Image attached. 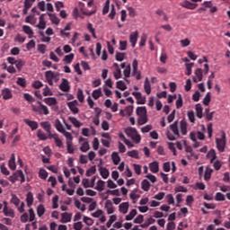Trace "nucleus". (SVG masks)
I'll return each instance as SVG.
<instances>
[{
    "mask_svg": "<svg viewBox=\"0 0 230 230\" xmlns=\"http://www.w3.org/2000/svg\"><path fill=\"white\" fill-rule=\"evenodd\" d=\"M137 39H139V32L137 31L130 33L129 42L131 43L132 48H136V44H137Z\"/></svg>",
    "mask_w": 230,
    "mask_h": 230,
    "instance_id": "nucleus-11",
    "label": "nucleus"
},
{
    "mask_svg": "<svg viewBox=\"0 0 230 230\" xmlns=\"http://www.w3.org/2000/svg\"><path fill=\"white\" fill-rule=\"evenodd\" d=\"M183 105L182 95L179 94L176 101V109H181Z\"/></svg>",
    "mask_w": 230,
    "mask_h": 230,
    "instance_id": "nucleus-64",
    "label": "nucleus"
},
{
    "mask_svg": "<svg viewBox=\"0 0 230 230\" xmlns=\"http://www.w3.org/2000/svg\"><path fill=\"white\" fill-rule=\"evenodd\" d=\"M195 76L192 78L193 82L197 84L198 82H202L203 75L202 68H197L194 73Z\"/></svg>",
    "mask_w": 230,
    "mask_h": 230,
    "instance_id": "nucleus-15",
    "label": "nucleus"
},
{
    "mask_svg": "<svg viewBox=\"0 0 230 230\" xmlns=\"http://www.w3.org/2000/svg\"><path fill=\"white\" fill-rule=\"evenodd\" d=\"M211 157L210 163H214L215 159H217V152L215 149H211L208 154H207V158L209 159Z\"/></svg>",
    "mask_w": 230,
    "mask_h": 230,
    "instance_id": "nucleus-37",
    "label": "nucleus"
},
{
    "mask_svg": "<svg viewBox=\"0 0 230 230\" xmlns=\"http://www.w3.org/2000/svg\"><path fill=\"white\" fill-rule=\"evenodd\" d=\"M49 139H54L56 146H58V148H64V143L62 142L60 137H58V134L49 135Z\"/></svg>",
    "mask_w": 230,
    "mask_h": 230,
    "instance_id": "nucleus-12",
    "label": "nucleus"
},
{
    "mask_svg": "<svg viewBox=\"0 0 230 230\" xmlns=\"http://www.w3.org/2000/svg\"><path fill=\"white\" fill-rule=\"evenodd\" d=\"M17 85H20V87H26L27 83H26V79L22 78V77H18L17 81H16Z\"/></svg>",
    "mask_w": 230,
    "mask_h": 230,
    "instance_id": "nucleus-53",
    "label": "nucleus"
},
{
    "mask_svg": "<svg viewBox=\"0 0 230 230\" xmlns=\"http://www.w3.org/2000/svg\"><path fill=\"white\" fill-rule=\"evenodd\" d=\"M147 121L148 118H146V115L138 116V125H145Z\"/></svg>",
    "mask_w": 230,
    "mask_h": 230,
    "instance_id": "nucleus-59",
    "label": "nucleus"
},
{
    "mask_svg": "<svg viewBox=\"0 0 230 230\" xmlns=\"http://www.w3.org/2000/svg\"><path fill=\"white\" fill-rule=\"evenodd\" d=\"M55 128L58 130V132H60L65 136L66 139V150L68 154H75V147H73V135L70 132L66 131L64 129V126L62 125V122L60 119H56L55 121Z\"/></svg>",
    "mask_w": 230,
    "mask_h": 230,
    "instance_id": "nucleus-1",
    "label": "nucleus"
},
{
    "mask_svg": "<svg viewBox=\"0 0 230 230\" xmlns=\"http://www.w3.org/2000/svg\"><path fill=\"white\" fill-rule=\"evenodd\" d=\"M75 58V54L71 53L69 55L65 56L63 61L66 62V64H71Z\"/></svg>",
    "mask_w": 230,
    "mask_h": 230,
    "instance_id": "nucleus-47",
    "label": "nucleus"
},
{
    "mask_svg": "<svg viewBox=\"0 0 230 230\" xmlns=\"http://www.w3.org/2000/svg\"><path fill=\"white\" fill-rule=\"evenodd\" d=\"M43 102L49 105V107H53V105H57V98L55 97H48L43 100Z\"/></svg>",
    "mask_w": 230,
    "mask_h": 230,
    "instance_id": "nucleus-24",
    "label": "nucleus"
},
{
    "mask_svg": "<svg viewBox=\"0 0 230 230\" xmlns=\"http://www.w3.org/2000/svg\"><path fill=\"white\" fill-rule=\"evenodd\" d=\"M196 116L197 118H199V119H202V118L204 117V113L203 111L204 109L202 108V105L200 103L196 104Z\"/></svg>",
    "mask_w": 230,
    "mask_h": 230,
    "instance_id": "nucleus-22",
    "label": "nucleus"
},
{
    "mask_svg": "<svg viewBox=\"0 0 230 230\" xmlns=\"http://www.w3.org/2000/svg\"><path fill=\"white\" fill-rule=\"evenodd\" d=\"M166 137L169 141H175V139L181 137V133L179 132V121H174L167 128Z\"/></svg>",
    "mask_w": 230,
    "mask_h": 230,
    "instance_id": "nucleus-2",
    "label": "nucleus"
},
{
    "mask_svg": "<svg viewBox=\"0 0 230 230\" xmlns=\"http://www.w3.org/2000/svg\"><path fill=\"white\" fill-rule=\"evenodd\" d=\"M79 8L81 10V12L84 13V15H93V13H96V11H93V12H85L84 11V8H85V4L79 2Z\"/></svg>",
    "mask_w": 230,
    "mask_h": 230,
    "instance_id": "nucleus-34",
    "label": "nucleus"
},
{
    "mask_svg": "<svg viewBox=\"0 0 230 230\" xmlns=\"http://www.w3.org/2000/svg\"><path fill=\"white\" fill-rule=\"evenodd\" d=\"M13 175L14 176L16 181H19V179H21L20 181L22 184V182H26V178L24 177V172H22V170H17L16 172H14L13 173Z\"/></svg>",
    "mask_w": 230,
    "mask_h": 230,
    "instance_id": "nucleus-17",
    "label": "nucleus"
},
{
    "mask_svg": "<svg viewBox=\"0 0 230 230\" xmlns=\"http://www.w3.org/2000/svg\"><path fill=\"white\" fill-rule=\"evenodd\" d=\"M39 177L40 179L46 181L48 179V171H46L45 169H40L39 172Z\"/></svg>",
    "mask_w": 230,
    "mask_h": 230,
    "instance_id": "nucleus-45",
    "label": "nucleus"
},
{
    "mask_svg": "<svg viewBox=\"0 0 230 230\" xmlns=\"http://www.w3.org/2000/svg\"><path fill=\"white\" fill-rule=\"evenodd\" d=\"M187 116L190 123H195V112L193 111H188Z\"/></svg>",
    "mask_w": 230,
    "mask_h": 230,
    "instance_id": "nucleus-63",
    "label": "nucleus"
},
{
    "mask_svg": "<svg viewBox=\"0 0 230 230\" xmlns=\"http://www.w3.org/2000/svg\"><path fill=\"white\" fill-rule=\"evenodd\" d=\"M18 71H21L24 67V61L22 59L16 60L14 63Z\"/></svg>",
    "mask_w": 230,
    "mask_h": 230,
    "instance_id": "nucleus-60",
    "label": "nucleus"
},
{
    "mask_svg": "<svg viewBox=\"0 0 230 230\" xmlns=\"http://www.w3.org/2000/svg\"><path fill=\"white\" fill-rule=\"evenodd\" d=\"M40 125L41 128H43L45 132H47L49 134V137L50 135H53L51 133V123H49V121L40 122Z\"/></svg>",
    "mask_w": 230,
    "mask_h": 230,
    "instance_id": "nucleus-18",
    "label": "nucleus"
},
{
    "mask_svg": "<svg viewBox=\"0 0 230 230\" xmlns=\"http://www.w3.org/2000/svg\"><path fill=\"white\" fill-rule=\"evenodd\" d=\"M4 215L5 217H11V218H14L15 213H13V209L8 208V203H6V201H4Z\"/></svg>",
    "mask_w": 230,
    "mask_h": 230,
    "instance_id": "nucleus-13",
    "label": "nucleus"
},
{
    "mask_svg": "<svg viewBox=\"0 0 230 230\" xmlns=\"http://www.w3.org/2000/svg\"><path fill=\"white\" fill-rule=\"evenodd\" d=\"M128 202H123L119 206V211L123 213V215H127L128 213Z\"/></svg>",
    "mask_w": 230,
    "mask_h": 230,
    "instance_id": "nucleus-25",
    "label": "nucleus"
},
{
    "mask_svg": "<svg viewBox=\"0 0 230 230\" xmlns=\"http://www.w3.org/2000/svg\"><path fill=\"white\" fill-rule=\"evenodd\" d=\"M2 96L4 100H12V90H10L9 88H4V90H2Z\"/></svg>",
    "mask_w": 230,
    "mask_h": 230,
    "instance_id": "nucleus-21",
    "label": "nucleus"
},
{
    "mask_svg": "<svg viewBox=\"0 0 230 230\" xmlns=\"http://www.w3.org/2000/svg\"><path fill=\"white\" fill-rule=\"evenodd\" d=\"M130 71H131V68H130V65H128L124 71H123V75H124V80L125 82H127L128 84H129L128 80L127 78H130Z\"/></svg>",
    "mask_w": 230,
    "mask_h": 230,
    "instance_id": "nucleus-32",
    "label": "nucleus"
},
{
    "mask_svg": "<svg viewBox=\"0 0 230 230\" xmlns=\"http://www.w3.org/2000/svg\"><path fill=\"white\" fill-rule=\"evenodd\" d=\"M23 123L27 124L31 130H37L39 128V123L35 120H30L29 119H24Z\"/></svg>",
    "mask_w": 230,
    "mask_h": 230,
    "instance_id": "nucleus-16",
    "label": "nucleus"
},
{
    "mask_svg": "<svg viewBox=\"0 0 230 230\" xmlns=\"http://www.w3.org/2000/svg\"><path fill=\"white\" fill-rule=\"evenodd\" d=\"M37 103L39 106H31L33 112H38V114H44V116H48V114H49V109H48V106L42 104V102L40 101H38Z\"/></svg>",
    "mask_w": 230,
    "mask_h": 230,
    "instance_id": "nucleus-4",
    "label": "nucleus"
},
{
    "mask_svg": "<svg viewBox=\"0 0 230 230\" xmlns=\"http://www.w3.org/2000/svg\"><path fill=\"white\" fill-rule=\"evenodd\" d=\"M149 169L152 172V173H157V172H159V163L157 162H152L149 164Z\"/></svg>",
    "mask_w": 230,
    "mask_h": 230,
    "instance_id": "nucleus-28",
    "label": "nucleus"
},
{
    "mask_svg": "<svg viewBox=\"0 0 230 230\" xmlns=\"http://www.w3.org/2000/svg\"><path fill=\"white\" fill-rule=\"evenodd\" d=\"M193 66H195V63H186L185 64V67H186L185 75H187L188 76H190L191 69H192Z\"/></svg>",
    "mask_w": 230,
    "mask_h": 230,
    "instance_id": "nucleus-42",
    "label": "nucleus"
},
{
    "mask_svg": "<svg viewBox=\"0 0 230 230\" xmlns=\"http://www.w3.org/2000/svg\"><path fill=\"white\" fill-rule=\"evenodd\" d=\"M68 109L73 112V114H78L80 112V110L78 109V101L75 100L73 102H69L66 103Z\"/></svg>",
    "mask_w": 230,
    "mask_h": 230,
    "instance_id": "nucleus-8",
    "label": "nucleus"
},
{
    "mask_svg": "<svg viewBox=\"0 0 230 230\" xmlns=\"http://www.w3.org/2000/svg\"><path fill=\"white\" fill-rule=\"evenodd\" d=\"M96 173V165L92 166L90 169L86 171V177H91V175H94Z\"/></svg>",
    "mask_w": 230,
    "mask_h": 230,
    "instance_id": "nucleus-58",
    "label": "nucleus"
},
{
    "mask_svg": "<svg viewBox=\"0 0 230 230\" xmlns=\"http://www.w3.org/2000/svg\"><path fill=\"white\" fill-rule=\"evenodd\" d=\"M26 203L28 208H31L33 206V193L28 192L26 195Z\"/></svg>",
    "mask_w": 230,
    "mask_h": 230,
    "instance_id": "nucleus-31",
    "label": "nucleus"
},
{
    "mask_svg": "<svg viewBox=\"0 0 230 230\" xmlns=\"http://www.w3.org/2000/svg\"><path fill=\"white\" fill-rule=\"evenodd\" d=\"M37 213H38V217H42V215H44V213H46V208H44V205H39L37 208Z\"/></svg>",
    "mask_w": 230,
    "mask_h": 230,
    "instance_id": "nucleus-50",
    "label": "nucleus"
},
{
    "mask_svg": "<svg viewBox=\"0 0 230 230\" xmlns=\"http://www.w3.org/2000/svg\"><path fill=\"white\" fill-rule=\"evenodd\" d=\"M137 115L138 116H146V107H137L136 110Z\"/></svg>",
    "mask_w": 230,
    "mask_h": 230,
    "instance_id": "nucleus-40",
    "label": "nucleus"
},
{
    "mask_svg": "<svg viewBox=\"0 0 230 230\" xmlns=\"http://www.w3.org/2000/svg\"><path fill=\"white\" fill-rule=\"evenodd\" d=\"M83 222H84V224H86V226H93V224H94V220H93V218L84 216L83 218Z\"/></svg>",
    "mask_w": 230,
    "mask_h": 230,
    "instance_id": "nucleus-57",
    "label": "nucleus"
},
{
    "mask_svg": "<svg viewBox=\"0 0 230 230\" xmlns=\"http://www.w3.org/2000/svg\"><path fill=\"white\" fill-rule=\"evenodd\" d=\"M68 121H70V123H72V125L76 128H80L82 127V122L75 117H68Z\"/></svg>",
    "mask_w": 230,
    "mask_h": 230,
    "instance_id": "nucleus-27",
    "label": "nucleus"
},
{
    "mask_svg": "<svg viewBox=\"0 0 230 230\" xmlns=\"http://www.w3.org/2000/svg\"><path fill=\"white\" fill-rule=\"evenodd\" d=\"M75 208H77V209H80V211H85V205L82 204V202H80V200H75Z\"/></svg>",
    "mask_w": 230,
    "mask_h": 230,
    "instance_id": "nucleus-54",
    "label": "nucleus"
},
{
    "mask_svg": "<svg viewBox=\"0 0 230 230\" xmlns=\"http://www.w3.org/2000/svg\"><path fill=\"white\" fill-rule=\"evenodd\" d=\"M226 143H227V140L226 138V132L222 131L221 137L216 138V145H217V150L219 152H225Z\"/></svg>",
    "mask_w": 230,
    "mask_h": 230,
    "instance_id": "nucleus-5",
    "label": "nucleus"
},
{
    "mask_svg": "<svg viewBox=\"0 0 230 230\" xmlns=\"http://www.w3.org/2000/svg\"><path fill=\"white\" fill-rule=\"evenodd\" d=\"M22 31L28 35L29 39H33V29L30 27L29 25H23L22 26Z\"/></svg>",
    "mask_w": 230,
    "mask_h": 230,
    "instance_id": "nucleus-23",
    "label": "nucleus"
},
{
    "mask_svg": "<svg viewBox=\"0 0 230 230\" xmlns=\"http://www.w3.org/2000/svg\"><path fill=\"white\" fill-rule=\"evenodd\" d=\"M111 160L113 161V164L118 165L119 164V161H121V157L117 152H113L111 154Z\"/></svg>",
    "mask_w": 230,
    "mask_h": 230,
    "instance_id": "nucleus-33",
    "label": "nucleus"
},
{
    "mask_svg": "<svg viewBox=\"0 0 230 230\" xmlns=\"http://www.w3.org/2000/svg\"><path fill=\"white\" fill-rule=\"evenodd\" d=\"M132 95L135 96L137 105H145V103H146V98L143 97L141 93L133 92Z\"/></svg>",
    "mask_w": 230,
    "mask_h": 230,
    "instance_id": "nucleus-7",
    "label": "nucleus"
},
{
    "mask_svg": "<svg viewBox=\"0 0 230 230\" xmlns=\"http://www.w3.org/2000/svg\"><path fill=\"white\" fill-rule=\"evenodd\" d=\"M130 137L135 143H141V135L137 131Z\"/></svg>",
    "mask_w": 230,
    "mask_h": 230,
    "instance_id": "nucleus-61",
    "label": "nucleus"
},
{
    "mask_svg": "<svg viewBox=\"0 0 230 230\" xmlns=\"http://www.w3.org/2000/svg\"><path fill=\"white\" fill-rule=\"evenodd\" d=\"M144 89L146 94H150V93H152V86L150 85V81L148 80V77H146L145 80Z\"/></svg>",
    "mask_w": 230,
    "mask_h": 230,
    "instance_id": "nucleus-30",
    "label": "nucleus"
},
{
    "mask_svg": "<svg viewBox=\"0 0 230 230\" xmlns=\"http://www.w3.org/2000/svg\"><path fill=\"white\" fill-rule=\"evenodd\" d=\"M49 17L53 24H60V19H58L56 14L49 13Z\"/></svg>",
    "mask_w": 230,
    "mask_h": 230,
    "instance_id": "nucleus-39",
    "label": "nucleus"
},
{
    "mask_svg": "<svg viewBox=\"0 0 230 230\" xmlns=\"http://www.w3.org/2000/svg\"><path fill=\"white\" fill-rule=\"evenodd\" d=\"M87 30L92 33L93 39H97L96 37V30L93 27V23H88L87 24Z\"/></svg>",
    "mask_w": 230,
    "mask_h": 230,
    "instance_id": "nucleus-52",
    "label": "nucleus"
},
{
    "mask_svg": "<svg viewBox=\"0 0 230 230\" xmlns=\"http://www.w3.org/2000/svg\"><path fill=\"white\" fill-rule=\"evenodd\" d=\"M91 149V146H89V142L88 141H84L81 146H80V150L81 152H89V150Z\"/></svg>",
    "mask_w": 230,
    "mask_h": 230,
    "instance_id": "nucleus-38",
    "label": "nucleus"
},
{
    "mask_svg": "<svg viewBox=\"0 0 230 230\" xmlns=\"http://www.w3.org/2000/svg\"><path fill=\"white\" fill-rule=\"evenodd\" d=\"M137 215V210L136 208H133L128 215L126 216V220H133L134 217Z\"/></svg>",
    "mask_w": 230,
    "mask_h": 230,
    "instance_id": "nucleus-49",
    "label": "nucleus"
},
{
    "mask_svg": "<svg viewBox=\"0 0 230 230\" xmlns=\"http://www.w3.org/2000/svg\"><path fill=\"white\" fill-rule=\"evenodd\" d=\"M115 59L118 62H123V60H125V53L123 52H117L115 55Z\"/></svg>",
    "mask_w": 230,
    "mask_h": 230,
    "instance_id": "nucleus-51",
    "label": "nucleus"
},
{
    "mask_svg": "<svg viewBox=\"0 0 230 230\" xmlns=\"http://www.w3.org/2000/svg\"><path fill=\"white\" fill-rule=\"evenodd\" d=\"M137 132V129H136L135 128L129 127L126 128V134L128 137H131Z\"/></svg>",
    "mask_w": 230,
    "mask_h": 230,
    "instance_id": "nucleus-44",
    "label": "nucleus"
},
{
    "mask_svg": "<svg viewBox=\"0 0 230 230\" xmlns=\"http://www.w3.org/2000/svg\"><path fill=\"white\" fill-rule=\"evenodd\" d=\"M132 67H133V72H132L133 76H136L137 80H141V71H139L138 69L137 59L133 60Z\"/></svg>",
    "mask_w": 230,
    "mask_h": 230,
    "instance_id": "nucleus-6",
    "label": "nucleus"
},
{
    "mask_svg": "<svg viewBox=\"0 0 230 230\" xmlns=\"http://www.w3.org/2000/svg\"><path fill=\"white\" fill-rule=\"evenodd\" d=\"M8 166L10 168V170H15V168H17V165L15 164V154H12L10 160L8 162Z\"/></svg>",
    "mask_w": 230,
    "mask_h": 230,
    "instance_id": "nucleus-26",
    "label": "nucleus"
},
{
    "mask_svg": "<svg viewBox=\"0 0 230 230\" xmlns=\"http://www.w3.org/2000/svg\"><path fill=\"white\" fill-rule=\"evenodd\" d=\"M141 188L144 191H149L150 182L147 180H143L141 182Z\"/></svg>",
    "mask_w": 230,
    "mask_h": 230,
    "instance_id": "nucleus-41",
    "label": "nucleus"
},
{
    "mask_svg": "<svg viewBox=\"0 0 230 230\" xmlns=\"http://www.w3.org/2000/svg\"><path fill=\"white\" fill-rule=\"evenodd\" d=\"M92 96H93V100H98L102 96V88L93 90Z\"/></svg>",
    "mask_w": 230,
    "mask_h": 230,
    "instance_id": "nucleus-46",
    "label": "nucleus"
},
{
    "mask_svg": "<svg viewBox=\"0 0 230 230\" xmlns=\"http://www.w3.org/2000/svg\"><path fill=\"white\" fill-rule=\"evenodd\" d=\"M104 208L107 210L108 215H112V213H114V206H112V201H111V199L106 200Z\"/></svg>",
    "mask_w": 230,
    "mask_h": 230,
    "instance_id": "nucleus-20",
    "label": "nucleus"
},
{
    "mask_svg": "<svg viewBox=\"0 0 230 230\" xmlns=\"http://www.w3.org/2000/svg\"><path fill=\"white\" fill-rule=\"evenodd\" d=\"M210 102H211V93H208L203 99V105H206V107H208Z\"/></svg>",
    "mask_w": 230,
    "mask_h": 230,
    "instance_id": "nucleus-56",
    "label": "nucleus"
},
{
    "mask_svg": "<svg viewBox=\"0 0 230 230\" xmlns=\"http://www.w3.org/2000/svg\"><path fill=\"white\" fill-rule=\"evenodd\" d=\"M11 203L14 204L17 207H19V204H21V199L15 194L12 195Z\"/></svg>",
    "mask_w": 230,
    "mask_h": 230,
    "instance_id": "nucleus-55",
    "label": "nucleus"
},
{
    "mask_svg": "<svg viewBox=\"0 0 230 230\" xmlns=\"http://www.w3.org/2000/svg\"><path fill=\"white\" fill-rule=\"evenodd\" d=\"M37 137H39V139H40V141H46V139H48V137L46 136V134L44 132H42L41 129H38Z\"/></svg>",
    "mask_w": 230,
    "mask_h": 230,
    "instance_id": "nucleus-48",
    "label": "nucleus"
},
{
    "mask_svg": "<svg viewBox=\"0 0 230 230\" xmlns=\"http://www.w3.org/2000/svg\"><path fill=\"white\" fill-rule=\"evenodd\" d=\"M59 76L60 74H58V72H53L51 70L45 72V77L49 85H53V82H58L60 79Z\"/></svg>",
    "mask_w": 230,
    "mask_h": 230,
    "instance_id": "nucleus-3",
    "label": "nucleus"
},
{
    "mask_svg": "<svg viewBox=\"0 0 230 230\" xmlns=\"http://www.w3.org/2000/svg\"><path fill=\"white\" fill-rule=\"evenodd\" d=\"M61 222L62 224H67V222H71V217H73V215L66 212V213H63L61 214Z\"/></svg>",
    "mask_w": 230,
    "mask_h": 230,
    "instance_id": "nucleus-29",
    "label": "nucleus"
},
{
    "mask_svg": "<svg viewBox=\"0 0 230 230\" xmlns=\"http://www.w3.org/2000/svg\"><path fill=\"white\" fill-rule=\"evenodd\" d=\"M59 89L60 91H63V93H69V91H71L69 81H67L66 78H63L62 83L59 84Z\"/></svg>",
    "mask_w": 230,
    "mask_h": 230,
    "instance_id": "nucleus-9",
    "label": "nucleus"
},
{
    "mask_svg": "<svg viewBox=\"0 0 230 230\" xmlns=\"http://www.w3.org/2000/svg\"><path fill=\"white\" fill-rule=\"evenodd\" d=\"M180 132L182 136H186V134H188V122H186L185 119H182L180 122Z\"/></svg>",
    "mask_w": 230,
    "mask_h": 230,
    "instance_id": "nucleus-19",
    "label": "nucleus"
},
{
    "mask_svg": "<svg viewBox=\"0 0 230 230\" xmlns=\"http://www.w3.org/2000/svg\"><path fill=\"white\" fill-rule=\"evenodd\" d=\"M100 175L102 177V179H108L109 178V169L105 167H100L99 169Z\"/></svg>",
    "mask_w": 230,
    "mask_h": 230,
    "instance_id": "nucleus-35",
    "label": "nucleus"
},
{
    "mask_svg": "<svg viewBox=\"0 0 230 230\" xmlns=\"http://www.w3.org/2000/svg\"><path fill=\"white\" fill-rule=\"evenodd\" d=\"M181 6H182V8H186L187 10H195V8L199 6V4H193L188 0H185L181 2Z\"/></svg>",
    "mask_w": 230,
    "mask_h": 230,
    "instance_id": "nucleus-14",
    "label": "nucleus"
},
{
    "mask_svg": "<svg viewBox=\"0 0 230 230\" xmlns=\"http://www.w3.org/2000/svg\"><path fill=\"white\" fill-rule=\"evenodd\" d=\"M117 89H119L120 91H125L127 89V84H125V82L123 81H118Z\"/></svg>",
    "mask_w": 230,
    "mask_h": 230,
    "instance_id": "nucleus-62",
    "label": "nucleus"
},
{
    "mask_svg": "<svg viewBox=\"0 0 230 230\" xmlns=\"http://www.w3.org/2000/svg\"><path fill=\"white\" fill-rule=\"evenodd\" d=\"M35 1L36 0H24L22 10L23 15H28V10L33 6V3H35Z\"/></svg>",
    "mask_w": 230,
    "mask_h": 230,
    "instance_id": "nucleus-10",
    "label": "nucleus"
},
{
    "mask_svg": "<svg viewBox=\"0 0 230 230\" xmlns=\"http://www.w3.org/2000/svg\"><path fill=\"white\" fill-rule=\"evenodd\" d=\"M128 155L133 159H139V152L137 150L128 151Z\"/></svg>",
    "mask_w": 230,
    "mask_h": 230,
    "instance_id": "nucleus-43",
    "label": "nucleus"
},
{
    "mask_svg": "<svg viewBox=\"0 0 230 230\" xmlns=\"http://www.w3.org/2000/svg\"><path fill=\"white\" fill-rule=\"evenodd\" d=\"M95 190H97V191H103V190H105V181H103V180H99Z\"/></svg>",
    "mask_w": 230,
    "mask_h": 230,
    "instance_id": "nucleus-36",
    "label": "nucleus"
}]
</instances>
